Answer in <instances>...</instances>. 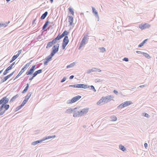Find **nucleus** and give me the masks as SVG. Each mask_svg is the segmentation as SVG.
Here are the masks:
<instances>
[{"mask_svg":"<svg viewBox=\"0 0 157 157\" xmlns=\"http://www.w3.org/2000/svg\"><path fill=\"white\" fill-rule=\"evenodd\" d=\"M142 115L147 118H149L150 117V116L147 113H142Z\"/></svg>","mask_w":157,"mask_h":157,"instance_id":"obj_43","label":"nucleus"},{"mask_svg":"<svg viewBox=\"0 0 157 157\" xmlns=\"http://www.w3.org/2000/svg\"><path fill=\"white\" fill-rule=\"evenodd\" d=\"M112 121H116L117 120V118L116 117L113 116L112 117Z\"/></svg>","mask_w":157,"mask_h":157,"instance_id":"obj_47","label":"nucleus"},{"mask_svg":"<svg viewBox=\"0 0 157 157\" xmlns=\"http://www.w3.org/2000/svg\"><path fill=\"white\" fill-rule=\"evenodd\" d=\"M83 45H82V44L81 45V44H80V45H79V47H78V49H80V48H81L82 47V46Z\"/></svg>","mask_w":157,"mask_h":157,"instance_id":"obj_61","label":"nucleus"},{"mask_svg":"<svg viewBox=\"0 0 157 157\" xmlns=\"http://www.w3.org/2000/svg\"><path fill=\"white\" fill-rule=\"evenodd\" d=\"M29 87V84L28 83H27L26 84V86L24 90L22 91V93H24L27 92V90H28V88Z\"/></svg>","mask_w":157,"mask_h":157,"instance_id":"obj_31","label":"nucleus"},{"mask_svg":"<svg viewBox=\"0 0 157 157\" xmlns=\"http://www.w3.org/2000/svg\"><path fill=\"white\" fill-rule=\"evenodd\" d=\"M75 63L73 62L72 63H71L69 65H67V68L72 67H73L75 65Z\"/></svg>","mask_w":157,"mask_h":157,"instance_id":"obj_38","label":"nucleus"},{"mask_svg":"<svg viewBox=\"0 0 157 157\" xmlns=\"http://www.w3.org/2000/svg\"><path fill=\"white\" fill-rule=\"evenodd\" d=\"M15 63V62H13L12 64H11L9 67H8L7 68L9 69L10 70H11L13 66L14 65Z\"/></svg>","mask_w":157,"mask_h":157,"instance_id":"obj_37","label":"nucleus"},{"mask_svg":"<svg viewBox=\"0 0 157 157\" xmlns=\"http://www.w3.org/2000/svg\"><path fill=\"white\" fill-rule=\"evenodd\" d=\"M88 36L87 34L85 35L83 37V38L80 44L81 45L82 44L83 45H84L85 44L86 40L87 37V36Z\"/></svg>","mask_w":157,"mask_h":157,"instance_id":"obj_17","label":"nucleus"},{"mask_svg":"<svg viewBox=\"0 0 157 157\" xmlns=\"http://www.w3.org/2000/svg\"><path fill=\"white\" fill-rule=\"evenodd\" d=\"M50 23V22L48 21L47 20L46 21L45 23L43 25V27H42V30H44L45 29L48 25V24Z\"/></svg>","mask_w":157,"mask_h":157,"instance_id":"obj_22","label":"nucleus"},{"mask_svg":"<svg viewBox=\"0 0 157 157\" xmlns=\"http://www.w3.org/2000/svg\"><path fill=\"white\" fill-rule=\"evenodd\" d=\"M82 97L80 95H77L75 97H74L72 98V99L71 100H68L67 101V104H72L75 102L77 101L78 100L80 99Z\"/></svg>","mask_w":157,"mask_h":157,"instance_id":"obj_2","label":"nucleus"},{"mask_svg":"<svg viewBox=\"0 0 157 157\" xmlns=\"http://www.w3.org/2000/svg\"><path fill=\"white\" fill-rule=\"evenodd\" d=\"M66 79L67 77H64L61 80L60 82H64L66 80Z\"/></svg>","mask_w":157,"mask_h":157,"instance_id":"obj_49","label":"nucleus"},{"mask_svg":"<svg viewBox=\"0 0 157 157\" xmlns=\"http://www.w3.org/2000/svg\"><path fill=\"white\" fill-rule=\"evenodd\" d=\"M36 20V19H35L33 21V22H32V25H33L34 24H35V21Z\"/></svg>","mask_w":157,"mask_h":157,"instance_id":"obj_62","label":"nucleus"},{"mask_svg":"<svg viewBox=\"0 0 157 157\" xmlns=\"http://www.w3.org/2000/svg\"><path fill=\"white\" fill-rule=\"evenodd\" d=\"M69 87H72L74 88H76V84L73 85H70L69 86Z\"/></svg>","mask_w":157,"mask_h":157,"instance_id":"obj_54","label":"nucleus"},{"mask_svg":"<svg viewBox=\"0 0 157 157\" xmlns=\"http://www.w3.org/2000/svg\"><path fill=\"white\" fill-rule=\"evenodd\" d=\"M24 106V105H22V104H21V105H20L19 106H18L16 108V111H17L20 109L21 108H22Z\"/></svg>","mask_w":157,"mask_h":157,"instance_id":"obj_41","label":"nucleus"},{"mask_svg":"<svg viewBox=\"0 0 157 157\" xmlns=\"http://www.w3.org/2000/svg\"><path fill=\"white\" fill-rule=\"evenodd\" d=\"M59 48V44L54 45L52 48V51L51 55L53 56L58 51Z\"/></svg>","mask_w":157,"mask_h":157,"instance_id":"obj_4","label":"nucleus"},{"mask_svg":"<svg viewBox=\"0 0 157 157\" xmlns=\"http://www.w3.org/2000/svg\"><path fill=\"white\" fill-rule=\"evenodd\" d=\"M18 56L17 55H14L12 57V59L15 60Z\"/></svg>","mask_w":157,"mask_h":157,"instance_id":"obj_48","label":"nucleus"},{"mask_svg":"<svg viewBox=\"0 0 157 157\" xmlns=\"http://www.w3.org/2000/svg\"><path fill=\"white\" fill-rule=\"evenodd\" d=\"M91 87L90 90H93L94 92H96V90L95 89L94 86L92 85L87 86V88Z\"/></svg>","mask_w":157,"mask_h":157,"instance_id":"obj_35","label":"nucleus"},{"mask_svg":"<svg viewBox=\"0 0 157 157\" xmlns=\"http://www.w3.org/2000/svg\"><path fill=\"white\" fill-rule=\"evenodd\" d=\"M113 98L112 96L109 95L106 97H102L97 102L98 105H101L112 100Z\"/></svg>","mask_w":157,"mask_h":157,"instance_id":"obj_1","label":"nucleus"},{"mask_svg":"<svg viewBox=\"0 0 157 157\" xmlns=\"http://www.w3.org/2000/svg\"><path fill=\"white\" fill-rule=\"evenodd\" d=\"M97 71H98V72H100L101 71V70L100 69L97 68Z\"/></svg>","mask_w":157,"mask_h":157,"instance_id":"obj_64","label":"nucleus"},{"mask_svg":"<svg viewBox=\"0 0 157 157\" xmlns=\"http://www.w3.org/2000/svg\"><path fill=\"white\" fill-rule=\"evenodd\" d=\"M36 65L32 66L31 68L26 73V74L27 75H31L33 74V72L35 70L36 68Z\"/></svg>","mask_w":157,"mask_h":157,"instance_id":"obj_9","label":"nucleus"},{"mask_svg":"<svg viewBox=\"0 0 157 157\" xmlns=\"http://www.w3.org/2000/svg\"><path fill=\"white\" fill-rule=\"evenodd\" d=\"M119 148L122 151H124L125 150H126V149L125 147L123 146L121 144H120L119 145Z\"/></svg>","mask_w":157,"mask_h":157,"instance_id":"obj_28","label":"nucleus"},{"mask_svg":"<svg viewBox=\"0 0 157 157\" xmlns=\"http://www.w3.org/2000/svg\"><path fill=\"white\" fill-rule=\"evenodd\" d=\"M113 92L114 93H115V94H117L118 93V91L116 90H113Z\"/></svg>","mask_w":157,"mask_h":157,"instance_id":"obj_58","label":"nucleus"},{"mask_svg":"<svg viewBox=\"0 0 157 157\" xmlns=\"http://www.w3.org/2000/svg\"><path fill=\"white\" fill-rule=\"evenodd\" d=\"M93 71L94 70H93L92 68L91 69L88 70L87 71L86 73L88 74H89L92 72H94Z\"/></svg>","mask_w":157,"mask_h":157,"instance_id":"obj_46","label":"nucleus"},{"mask_svg":"<svg viewBox=\"0 0 157 157\" xmlns=\"http://www.w3.org/2000/svg\"><path fill=\"white\" fill-rule=\"evenodd\" d=\"M68 34V32L67 31L65 30L61 35H59V40L64 36L65 37L66 36H67V35Z\"/></svg>","mask_w":157,"mask_h":157,"instance_id":"obj_16","label":"nucleus"},{"mask_svg":"<svg viewBox=\"0 0 157 157\" xmlns=\"http://www.w3.org/2000/svg\"><path fill=\"white\" fill-rule=\"evenodd\" d=\"M42 141H43L42 139L41 140H37V141H35L32 143V145H35L36 144L40 143L42 142Z\"/></svg>","mask_w":157,"mask_h":157,"instance_id":"obj_21","label":"nucleus"},{"mask_svg":"<svg viewBox=\"0 0 157 157\" xmlns=\"http://www.w3.org/2000/svg\"><path fill=\"white\" fill-rule=\"evenodd\" d=\"M36 76L35 75H34L33 74L32 76L31 77H30V78H29V80L31 81Z\"/></svg>","mask_w":157,"mask_h":157,"instance_id":"obj_52","label":"nucleus"},{"mask_svg":"<svg viewBox=\"0 0 157 157\" xmlns=\"http://www.w3.org/2000/svg\"><path fill=\"white\" fill-rule=\"evenodd\" d=\"M42 69H40L34 72L33 73V74L34 75H35V76H36L38 74L42 72Z\"/></svg>","mask_w":157,"mask_h":157,"instance_id":"obj_26","label":"nucleus"},{"mask_svg":"<svg viewBox=\"0 0 157 157\" xmlns=\"http://www.w3.org/2000/svg\"><path fill=\"white\" fill-rule=\"evenodd\" d=\"M21 50H20L18 51V52L17 54V55L18 56L19 55L21 54Z\"/></svg>","mask_w":157,"mask_h":157,"instance_id":"obj_55","label":"nucleus"},{"mask_svg":"<svg viewBox=\"0 0 157 157\" xmlns=\"http://www.w3.org/2000/svg\"><path fill=\"white\" fill-rule=\"evenodd\" d=\"M136 53L138 54H143L144 52H142L141 51H136Z\"/></svg>","mask_w":157,"mask_h":157,"instance_id":"obj_51","label":"nucleus"},{"mask_svg":"<svg viewBox=\"0 0 157 157\" xmlns=\"http://www.w3.org/2000/svg\"><path fill=\"white\" fill-rule=\"evenodd\" d=\"M9 78H10L9 77V76H8V75H7L6 76L4 77V78H3L2 79V80H1V82H0V83H1L2 82H4L5 81H6Z\"/></svg>","mask_w":157,"mask_h":157,"instance_id":"obj_29","label":"nucleus"},{"mask_svg":"<svg viewBox=\"0 0 157 157\" xmlns=\"http://www.w3.org/2000/svg\"><path fill=\"white\" fill-rule=\"evenodd\" d=\"M124 107H124V104L123 103H122L121 104H120L119 105H118L117 106V108L118 109H119L122 108Z\"/></svg>","mask_w":157,"mask_h":157,"instance_id":"obj_36","label":"nucleus"},{"mask_svg":"<svg viewBox=\"0 0 157 157\" xmlns=\"http://www.w3.org/2000/svg\"><path fill=\"white\" fill-rule=\"evenodd\" d=\"M146 86V85H141L139 86V87L140 88H143V87H145V86Z\"/></svg>","mask_w":157,"mask_h":157,"instance_id":"obj_60","label":"nucleus"},{"mask_svg":"<svg viewBox=\"0 0 157 157\" xmlns=\"http://www.w3.org/2000/svg\"><path fill=\"white\" fill-rule=\"evenodd\" d=\"M33 60H31L29 62L26 64V65H25L24 67H25L26 66V69L29 67V66L30 65L31 63L32 62Z\"/></svg>","mask_w":157,"mask_h":157,"instance_id":"obj_42","label":"nucleus"},{"mask_svg":"<svg viewBox=\"0 0 157 157\" xmlns=\"http://www.w3.org/2000/svg\"><path fill=\"white\" fill-rule=\"evenodd\" d=\"M89 108H84L82 110L80 109V116H81L83 115L84 114H86L88 111Z\"/></svg>","mask_w":157,"mask_h":157,"instance_id":"obj_10","label":"nucleus"},{"mask_svg":"<svg viewBox=\"0 0 157 157\" xmlns=\"http://www.w3.org/2000/svg\"><path fill=\"white\" fill-rule=\"evenodd\" d=\"M99 49L101 52H104L106 51L105 48L104 47L99 48Z\"/></svg>","mask_w":157,"mask_h":157,"instance_id":"obj_39","label":"nucleus"},{"mask_svg":"<svg viewBox=\"0 0 157 157\" xmlns=\"http://www.w3.org/2000/svg\"><path fill=\"white\" fill-rule=\"evenodd\" d=\"M148 39H146L145 40H144L142 43H141L140 44H139L138 47H142V46H144V44H145L146 42L147 41V40H148Z\"/></svg>","mask_w":157,"mask_h":157,"instance_id":"obj_25","label":"nucleus"},{"mask_svg":"<svg viewBox=\"0 0 157 157\" xmlns=\"http://www.w3.org/2000/svg\"><path fill=\"white\" fill-rule=\"evenodd\" d=\"M48 14V12L47 11L45 12L41 17L40 19L43 20L44 19L47 15Z\"/></svg>","mask_w":157,"mask_h":157,"instance_id":"obj_23","label":"nucleus"},{"mask_svg":"<svg viewBox=\"0 0 157 157\" xmlns=\"http://www.w3.org/2000/svg\"><path fill=\"white\" fill-rule=\"evenodd\" d=\"M53 56L51 54L48 56L47 57H46L45 59V60L44 62V65H47L48 63L50 61Z\"/></svg>","mask_w":157,"mask_h":157,"instance_id":"obj_11","label":"nucleus"},{"mask_svg":"<svg viewBox=\"0 0 157 157\" xmlns=\"http://www.w3.org/2000/svg\"><path fill=\"white\" fill-rule=\"evenodd\" d=\"M74 109H72L71 108H69L67 110L66 112H67L68 113H71L72 112H73Z\"/></svg>","mask_w":157,"mask_h":157,"instance_id":"obj_33","label":"nucleus"},{"mask_svg":"<svg viewBox=\"0 0 157 157\" xmlns=\"http://www.w3.org/2000/svg\"><path fill=\"white\" fill-rule=\"evenodd\" d=\"M10 70L9 69H8L7 68L6 70H5V71H4V72H3V74L4 75H6L7 73H8V71H9Z\"/></svg>","mask_w":157,"mask_h":157,"instance_id":"obj_45","label":"nucleus"},{"mask_svg":"<svg viewBox=\"0 0 157 157\" xmlns=\"http://www.w3.org/2000/svg\"><path fill=\"white\" fill-rule=\"evenodd\" d=\"M124 107H125L132 104V102L130 101H126L123 103Z\"/></svg>","mask_w":157,"mask_h":157,"instance_id":"obj_19","label":"nucleus"},{"mask_svg":"<svg viewBox=\"0 0 157 157\" xmlns=\"http://www.w3.org/2000/svg\"><path fill=\"white\" fill-rule=\"evenodd\" d=\"M93 70H94L93 71H97V68H92Z\"/></svg>","mask_w":157,"mask_h":157,"instance_id":"obj_59","label":"nucleus"},{"mask_svg":"<svg viewBox=\"0 0 157 157\" xmlns=\"http://www.w3.org/2000/svg\"><path fill=\"white\" fill-rule=\"evenodd\" d=\"M53 44H54L52 42V41H50L48 43L46 47V48H50L52 46Z\"/></svg>","mask_w":157,"mask_h":157,"instance_id":"obj_30","label":"nucleus"},{"mask_svg":"<svg viewBox=\"0 0 157 157\" xmlns=\"http://www.w3.org/2000/svg\"><path fill=\"white\" fill-rule=\"evenodd\" d=\"M69 12L73 15H74V12L73 9L71 7H69L68 9Z\"/></svg>","mask_w":157,"mask_h":157,"instance_id":"obj_32","label":"nucleus"},{"mask_svg":"<svg viewBox=\"0 0 157 157\" xmlns=\"http://www.w3.org/2000/svg\"><path fill=\"white\" fill-rule=\"evenodd\" d=\"M140 28L142 30L146 29H148L151 27V25L149 24L145 23L144 24H140L139 26Z\"/></svg>","mask_w":157,"mask_h":157,"instance_id":"obj_7","label":"nucleus"},{"mask_svg":"<svg viewBox=\"0 0 157 157\" xmlns=\"http://www.w3.org/2000/svg\"><path fill=\"white\" fill-rule=\"evenodd\" d=\"M26 70V66L25 67H24L21 70V71L19 72V74L17 75L15 77V78L14 79V80L15 79L17 78L19 76H20L23 72H24Z\"/></svg>","mask_w":157,"mask_h":157,"instance_id":"obj_14","label":"nucleus"},{"mask_svg":"<svg viewBox=\"0 0 157 157\" xmlns=\"http://www.w3.org/2000/svg\"><path fill=\"white\" fill-rule=\"evenodd\" d=\"M69 42L68 37L67 36H66L64 37L62 43V48L63 50L65 49L66 46Z\"/></svg>","mask_w":157,"mask_h":157,"instance_id":"obj_3","label":"nucleus"},{"mask_svg":"<svg viewBox=\"0 0 157 157\" xmlns=\"http://www.w3.org/2000/svg\"><path fill=\"white\" fill-rule=\"evenodd\" d=\"M92 12L94 13V15L95 16H98V12L95 10V8L93 7H92Z\"/></svg>","mask_w":157,"mask_h":157,"instance_id":"obj_27","label":"nucleus"},{"mask_svg":"<svg viewBox=\"0 0 157 157\" xmlns=\"http://www.w3.org/2000/svg\"><path fill=\"white\" fill-rule=\"evenodd\" d=\"M123 60L126 62H128L129 60L128 59L127 57H124L123 59Z\"/></svg>","mask_w":157,"mask_h":157,"instance_id":"obj_50","label":"nucleus"},{"mask_svg":"<svg viewBox=\"0 0 157 157\" xmlns=\"http://www.w3.org/2000/svg\"><path fill=\"white\" fill-rule=\"evenodd\" d=\"M74 77V76L73 75H72L71 76L69 77V79H72Z\"/></svg>","mask_w":157,"mask_h":157,"instance_id":"obj_57","label":"nucleus"},{"mask_svg":"<svg viewBox=\"0 0 157 157\" xmlns=\"http://www.w3.org/2000/svg\"><path fill=\"white\" fill-rule=\"evenodd\" d=\"M146 58L149 59L150 58V56L148 54H147L146 53L144 52L143 54Z\"/></svg>","mask_w":157,"mask_h":157,"instance_id":"obj_40","label":"nucleus"},{"mask_svg":"<svg viewBox=\"0 0 157 157\" xmlns=\"http://www.w3.org/2000/svg\"><path fill=\"white\" fill-rule=\"evenodd\" d=\"M9 99L7 96L3 97L0 100V105H4L7 104L9 102Z\"/></svg>","mask_w":157,"mask_h":157,"instance_id":"obj_5","label":"nucleus"},{"mask_svg":"<svg viewBox=\"0 0 157 157\" xmlns=\"http://www.w3.org/2000/svg\"><path fill=\"white\" fill-rule=\"evenodd\" d=\"M101 81V80L100 79H96L95 80V82L96 83L100 82Z\"/></svg>","mask_w":157,"mask_h":157,"instance_id":"obj_53","label":"nucleus"},{"mask_svg":"<svg viewBox=\"0 0 157 157\" xmlns=\"http://www.w3.org/2000/svg\"><path fill=\"white\" fill-rule=\"evenodd\" d=\"M19 97V95L18 94H16V95L13 97L10 101V103H12L16 99Z\"/></svg>","mask_w":157,"mask_h":157,"instance_id":"obj_20","label":"nucleus"},{"mask_svg":"<svg viewBox=\"0 0 157 157\" xmlns=\"http://www.w3.org/2000/svg\"><path fill=\"white\" fill-rule=\"evenodd\" d=\"M73 116L74 117H79L80 116V109L77 107L74 109Z\"/></svg>","mask_w":157,"mask_h":157,"instance_id":"obj_6","label":"nucleus"},{"mask_svg":"<svg viewBox=\"0 0 157 157\" xmlns=\"http://www.w3.org/2000/svg\"><path fill=\"white\" fill-rule=\"evenodd\" d=\"M59 40V33L57 35V37L54 39L52 41L54 44H56V43L57 41Z\"/></svg>","mask_w":157,"mask_h":157,"instance_id":"obj_24","label":"nucleus"},{"mask_svg":"<svg viewBox=\"0 0 157 157\" xmlns=\"http://www.w3.org/2000/svg\"><path fill=\"white\" fill-rule=\"evenodd\" d=\"M10 107V105L8 104H5L4 105H1L0 107V111H2L3 108L6 109V110H7Z\"/></svg>","mask_w":157,"mask_h":157,"instance_id":"obj_13","label":"nucleus"},{"mask_svg":"<svg viewBox=\"0 0 157 157\" xmlns=\"http://www.w3.org/2000/svg\"><path fill=\"white\" fill-rule=\"evenodd\" d=\"M6 110H6V109H5L4 110H3L2 111H0V116H1L4 114Z\"/></svg>","mask_w":157,"mask_h":157,"instance_id":"obj_44","label":"nucleus"},{"mask_svg":"<svg viewBox=\"0 0 157 157\" xmlns=\"http://www.w3.org/2000/svg\"><path fill=\"white\" fill-rule=\"evenodd\" d=\"M32 94V93L31 92H29L27 95L25 97V99L23 101L22 103H21L22 105H24L28 101L29 99V98L30 97L31 95Z\"/></svg>","mask_w":157,"mask_h":157,"instance_id":"obj_8","label":"nucleus"},{"mask_svg":"<svg viewBox=\"0 0 157 157\" xmlns=\"http://www.w3.org/2000/svg\"><path fill=\"white\" fill-rule=\"evenodd\" d=\"M56 137V136H48L44 137L42 139L43 141H44L46 140H47L48 139H49L51 138H54Z\"/></svg>","mask_w":157,"mask_h":157,"instance_id":"obj_18","label":"nucleus"},{"mask_svg":"<svg viewBox=\"0 0 157 157\" xmlns=\"http://www.w3.org/2000/svg\"><path fill=\"white\" fill-rule=\"evenodd\" d=\"M10 21H9L8 23L6 22V23H1V27H6L8 25V24L10 23Z\"/></svg>","mask_w":157,"mask_h":157,"instance_id":"obj_34","label":"nucleus"},{"mask_svg":"<svg viewBox=\"0 0 157 157\" xmlns=\"http://www.w3.org/2000/svg\"><path fill=\"white\" fill-rule=\"evenodd\" d=\"M95 16L97 17L98 21L99 20V17L98 15V16Z\"/></svg>","mask_w":157,"mask_h":157,"instance_id":"obj_63","label":"nucleus"},{"mask_svg":"<svg viewBox=\"0 0 157 157\" xmlns=\"http://www.w3.org/2000/svg\"><path fill=\"white\" fill-rule=\"evenodd\" d=\"M76 88L86 89L87 88V85L83 84H76Z\"/></svg>","mask_w":157,"mask_h":157,"instance_id":"obj_12","label":"nucleus"},{"mask_svg":"<svg viewBox=\"0 0 157 157\" xmlns=\"http://www.w3.org/2000/svg\"><path fill=\"white\" fill-rule=\"evenodd\" d=\"M68 22H69V25H72L73 24V17L72 16H68Z\"/></svg>","mask_w":157,"mask_h":157,"instance_id":"obj_15","label":"nucleus"},{"mask_svg":"<svg viewBox=\"0 0 157 157\" xmlns=\"http://www.w3.org/2000/svg\"><path fill=\"white\" fill-rule=\"evenodd\" d=\"M144 146L145 148H147L148 147V144L147 143H145L144 144Z\"/></svg>","mask_w":157,"mask_h":157,"instance_id":"obj_56","label":"nucleus"}]
</instances>
